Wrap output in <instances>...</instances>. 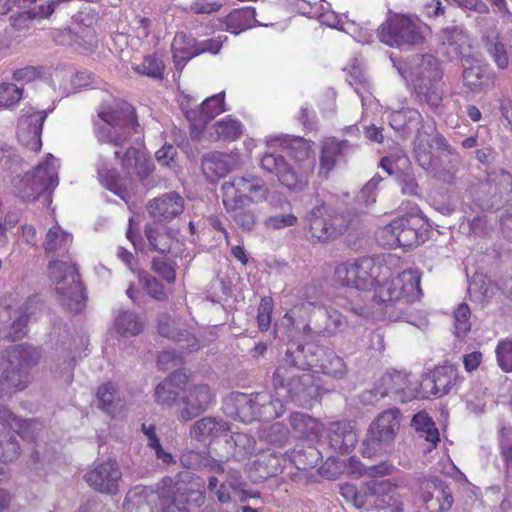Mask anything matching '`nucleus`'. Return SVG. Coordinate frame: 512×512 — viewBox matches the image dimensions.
Listing matches in <instances>:
<instances>
[{
	"label": "nucleus",
	"instance_id": "393cba45",
	"mask_svg": "<svg viewBox=\"0 0 512 512\" xmlns=\"http://www.w3.org/2000/svg\"><path fill=\"white\" fill-rule=\"evenodd\" d=\"M326 440L331 450L347 454L355 448L358 436L350 422L338 421L330 423L326 428Z\"/></svg>",
	"mask_w": 512,
	"mask_h": 512
},
{
	"label": "nucleus",
	"instance_id": "e433bc0d",
	"mask_svg": "<svg viewBox=\"0 0 512 512\" xmlns=\"http://www.w3.org/2000/svg\"><path fill=\"white\" fill-rule=\"evenodd\" d=\"M173 61L177 70L181 71L185 64L193 57L199 55L197 41L191 35L177 33L172 45Z\"/></svg>",
	"mask_w": 512,
	"mask_h": 512
},
{
	"label": "nucleus",
	"instance_id": "6e6d98bb",
	"mask_svg": "<svg viewBox=\"0 0 512 512\" xmlns=\"http://www.w3.org/2000/svg\"><path fill=\"white\" fill-rule=\"evenodd\" d=\"M142 431L147 437L148 446L154 450L157 459L161 460L164 464H171L175 462L173 455L163 450L159 438L155 433L154 425L143 424Z\"/></svg>",
	"mask_w": 512,
	"mask_h": 512
},
{
	"label": "nucleus",
	"instance_id": "9d476101",
	"mask_svg": "<svg viewBox=\"0 0 512 512\" xmlns=\"http://www.w3.org/2000/svg\"><path fill=\"white\" fill-rule=\"evenodd\" d=\"M427 226L420 213L411 212L379 228L376 239L384 247H411L424 240Z\"/></svg>",
	"mask_w": 512,
	"mask_h": 512
},
{
	"label": "nucleus",
	"instance_id": "473e14b6",
	"mask_svg": "<svg viewBox=\"0 0 512 512\" xmlns=\"http://www.w3.org/2000/svg\"><path fill=\"white\" fill-rule=\"evenodd\" d=\"M123 170L130 177L143 180L153 170V163L148 159L146 153L138 148L130 147L121 160Z\"/></svg>",
	"mask_w": 512,
	"mask_h": 512
},
{
	"label": "nucleus",
	"instance_id": "69168bd1",
	"mask_svg": "<svg viewBox=\"0 0 512 512\" xmlns=\"http://www.w3.org/2000/svg\"><path fill=\"white\" fill-rule=\"evenodd\" d=\"M495 353L499 367L505 372H512V341H499Z\"/></svg>",
	"mask_w": 512,
	"mask_h": 512
},
{
	"label": "nucleus",
	"instance_id": "49530a36",
	"mask_svg": "<svg viewBox=\"0 0 512 512\" xmlns=\"http://www.w3.org/2000/svg\"><path fill=\"white\" fill-rule=\"evenodd\" d=\"M181 463L188 469L205 468L212 473H224V464L199 452L188 451L181 456Z\"/></svg>",
	"mask_w": 512,
	"mask_h": 512
},
{
	"label": "nucleus",
	"instance_id": "f257e3e1",
	"mask_svg": "<svg viewBox=\"0 0 512 512\" xmlns=\"http://www.w3.org/2000/svg\"><path fill=\"white\" fill-rule=\"evenodd\" d=\"M266 145L270 150L278 148L290 150L296 167L288 164L282 155L275 152L264 153L260 159L261 167L275 174L280 183L290 190L302 189L315 167V157L310 142L302 138L291 139L287 135H274L266 138Z\"/></svg>",
	"mask_w": 512,
	"mask_h": 512
},
{
	"label": "nucleus",
	"instance_id": "a211bd4d",
	"mask_svg": "<svg viewBox=\"0 0 512 512\" xmlns=\"http://www.w3.org/2000/svg\"><path fill=\"white\" fill-rule=\"evenodd\" d=\"M225 93L220 92L206 98L201 105L191 96L184 95L180 101V108L190 123V136L198 140L202 137L207 124L217 115L225 111Z\"/></svg>",
	"mask_w": 512,
	"mask_h": 512
},
{
	"label": "nucleus",
	"instance_id": "a18cd8bd",
	"mask_svg": "<svg viewBox=\"0 0 512 512\" xmlns=\"http://www.w3.org/2000/svg\"><path fill=\"white\" fill-rule=\"evenodd\" d=\"M73 241V236L63 230L58 224L51 227L45 237L44 248L50 253H65L69 250Z\"/></svg>",
	"mask_w": 512,
	"mask_h": 512
},
{
	"label": "nucleus",
	"instance_id": "4be33fe9",
	"mask_svg": "<svg viewBox=\"0 0 512 512\" xmlns=\"http://www.w3.org/2000/svg\"><path fill=\"white\" fill-rule=\"evenodd\" d=\"M47 117V111H37L34 108L23 109L18 121L17 137L19 142L31 151L42 147V127Z\"/></svg>",
	"mask_w": 512,
	"mask_h": 512
},
{
	"label": "nucleus",
	"instance_id": "5701e85b",
	"mask_svg": "<svg viewBox=\"0 0 512 512\" xmlns=\"http://www.w3.org/2000/svg\"><path fill=\"white\" fill-rule=\"evenodd\" d=\"M322 310V292L315 286L308 287L302 294L301 301L295 304L283 317L282 324L287 327H295L299 324H307L314 310Z\"/></svg>",
	"mask_w": 512,
	"mask_h": 512
},
{
	"label": "nucleus",
	"instance_id": "2eb2a0df",
	"mask_svg": "<svg viewBox=\"0 0 512 512\" xmlns=\"http://www.w3.org/2000/svg\"><path fill=\"white\" fill-rule=\"evenodd\" d=\"M225 210H235L241 205L259 204L267 200L269 189L264 181L254 175L234 176L221 185Z\"/></svg>",
	"mask_w": 512,
	"mask_h": 512
},
{
	"label": "nucleus",
	"instance_id": "1a4fd4ad",
	"mask_svg": "<svg viewBox=\"0 0 512 512\" xmlns=\"http://www.w3.org/2000/svg\"><path fill=\"white\" fill-rule=\"evenodd\" d=\"M48 273L61 305L73 313H80L85 308L86 296L75 265L53 260L48 265Z\"/></svg>",
	"mask_w": 512,
	"mask_h": 512
},
{
	"label": "nucleus",
	"instance_id": "7ed1b4c3",
	"mask_svg": "<svg viewBox=\"0 0 512 512\" xmlns=\"http://www.w3.org/2000/svg\"><path fill=\"white\" fill-rule=\"evenodd\" d=\"M444 53L450 60L460 59L463 66L464 85L473 93H486L495 86V74L479 61L470 59V41L464 30L458 26L442 31Z\"/></svg>",
	"mask_w": 512,
	"mask_h": 512
},
{
	"label": "nucleus",
	"instance_id": "bb28decb",
	"mask_svg": "<svg viewBox=\"0 0 512 512\" xmlns=\"http://www.w3.org/2000/svg\"><path fill=\"white\" fill-rule=\"evenodd\" d=\"M422 499L428 512H444L451 508L453 497L447 485L434 477L423 482Z\"/></svg>",
	"mask_w": 512,
	"mask_h": 512
},
{
	"label": "nucleus",
	"instance_id": "09e8293b",
	"mask_svg": "<svg viewBox=\"0 0 512 512\" xmlns=\"http://www.w3.org/2000/svg\"><path fill=\"white\" fill-rule=\"evenodd\" d=\"M114 326L120 335L128 337L140 334L143 331L144 322L134 312L121 311L115 317Z\"/></svg>",
	"mask_w": 512,
	"mask_h": 512
},
{
	"label": "nucleus",
	"instance_id": "412c9836",
	"mask_svg": "<svg viewBox=\"0 0 512 512\" xmlns=\"http://www.w3.org/2000/svg\"><path fill=\"white\" fill-rule=\"evenodd\" d=\"M381 276L374 285L373 300L380 305V309L384 316L391 321L400 320V312L398 311L397 297L395 287L404 285L405 281H411L408 274H398L395 277L388 278Z\"/></svg>",
	"mask_w": 512,
	"mask_h": 512
},
{
	"label": "nucleus",
	"instance_id": "f3484780",
	"mask_svg": "<svg viewBox=\"0 0 512 512\" xmlns=\"http://www.w3.org/2000/svg\"><path fill=\"white\" fill-rule=\"evenodd\" d=\"M428 26L417 17L395 14L378 29L380 41L390 47L422 43Z\"/></svg>",
	"mask_w": 512,
	"mask_h": 512
},
{
	"label": "nucleus",
	"instance_id": "052dcab7",
	"mask_svg": "<svg viewBox=\"0 0 512 512\" xmlns=\"http://www.w3.org/2000/svg\"><path fill=\"white\" fill-rule=\"evenodd\" d=\"M235 454L234 456L238 461H243L247 457L253 455L255 451V440L253 437L245 434L238 433L234 437Z\"/></svg>",
	"mask_w": 512,
	"mask_h": 512
},
{
	"label": "nucleus",
	"instance_id": "c756f323",
	"mask_svg": "<svg viewBox=\"0 0 512 512\" xmlns=\"http://www.w3.org/2000/svg\"><path fill=\"white\" fill-rule=\"evenodd\" d=\"M158 498L159 494L152 488L137 485L126 494L124 512H160L154 509Z\"/></svg>",
	"mask_w": 512,
	"mask_h": 512
},
{
	"label": "nucleus",
	"instance_id": "680f3d73",
	"mask_svg": "<svg viewBox=\"0 0 512 512\" xmlns=\"http://www.w3.org/2000/svg\"><path fill=\"white\" fill-rule=\"evenodd\" d=\"M23 96L22 89L13 83L0 84V108H9Z\"/></svg>",
	"mask_w": 512,
	"mask_h": 512
},
{
	"label": "nucleus",
	"instance_id": "79ce46f5",
	"mask_svg": "<svg viewBox=\"0 0 512 512\" xmlns=\"http://www.w3.org/2000/svg\"><path fill=\"white\" fill-rule=\"evenodd\" d=\"M289 422L295 433L302 438L317 439L322 431V424L317 419L302 412L292 413Z\"/></svg>",
	"mask_w": 512,
	"mask_h": 512
},
{
	"label": "nucleus",
	"instance_id": "0e129e2a",
	"mask_svg": "<svg viewBox=\"0 0 512 512\" xmlns=\"http://www.w3.org/2000/svg\"><path fill=\"white\" fill-rule=\"evenodd\" d=\"M321 10V12H319L318 9L315 10V18H317L322 24L350 33V31L344 27L345 23L343 22L342 17L330 10V4H327V7L321 6Z\"/></svg>",
	"mask_w": 512,
	"mask_h": 512
},
{
	"label": "nucleus",
	"instance_id": "7c9ffc66",
	"mask_svg": "<svg viewBox=\"0 0 512 512\" xmlns=\"http://www.w3.org/2000/svg\"><path fill=\"white\" fill-rule=\"evenodd\" d=\"M161 483L162 487L156 491L159 494L160 512H190L186 493L174 486L171 478H164Z\"/></svg>",
	"mask_w": 512,
	"mask_h": 512
},
{
	"label": "nucleus",
	"instance_id": "864d4df0",
	"mask_svg": "<svg viewBox=\"0 0 512 512\" xmlns=\"http://www.w3.org/2000/svg\"><path fill=\"white\" fill-rule=\"evenodd\" d=\"M133 70L141 75L155 79H163L164 64L160 57L148 55L139 64H133Z\"/></svg>",
	"mask_w": 512,
	"mask_h": 512
},
{
	"label": "nucleus",
	"instance_id": "338daca9",
	"mask_svg": "<svg viewBox=\"0 0 512 512\" xmlns=\"http://www.w3.org/2000/svg\"><path fill=\"white\" fill-rule=\"evenodd\" d=\"M273 308L272 298L263 297L261 299L257 312V323L260 331L265 332L269 329Z\"/></svg>",
	"mask_w": 512,
	"mask_h": 512
},
{
	"label": "nucleus",
	"instance_id": "f03ea898",
	"mask_svg": "<svg viewBox=\"0 0 512 512\" xmlns=\"http://www.w3.org/2000/svg\"><path fill=\"white\" fill-rule=\"evenodd\" d=\"M385 114L390 127L400 137L408 138L415 135L413 152L421 167L430 168L434 148L448 150L449 145L446 139L432 125L424 122L417 109L411 107H402L397 110L387 108Z\"/></svg>",
	"mask_w": 512,
	"mask_h": 512
},
{
	"label": "nucleus",
	"instance_id": "4d7b16f0",
	"mask_svg": "<svg viewBox=\"0 0 512 512\" xmlns=\"http://www.w3.org/2000/svg\"><path fill=\"white\" fill-rule=\"evenodd\" d=\"M491 290V283L482 274H475L469 281L468 292L475 301L481 302L489 297Z\"/></svg>",
	"mask_w": 512,
	"mask_h": 512
},
{
	"label": "nucleus",
	"instance_id": "6e6552de",
	"mask_svg": "<svg viewBox=\"0 0 512 512\" xmlns=\"http://www.w3.org/2000/svg\"><path fill=\"white\" fill-rule=\"evenodd\" d=\"M99 120L94 123L98 141L122 146L138 126L135 111L128 103L103 107L98 112Z\"/></svg>",
	"mask_w": 512,
	"mask_h": 512
},
{
	"label": "nucleus",
	"instance_id": "39448f33",
	"mask_svg": "<svg viewBox=\"0 0 512 512\" xmlns=\"http://www.w3.org/2000/svg\"><path fill=\"white\" fill-rule=\"evenodd\" d=\"M401 76L409 80L418 99L430 109L438 110L443 100L442 70L432 55L415 56L408 68H397Z\"/></svg>",
	"mask_w": 512,
	"mask_h": 512
},
{
	"label": "nucleus",
	"instance_id": "72a5a7b5",
	"mask_svg": "<svg viewBox=\"0 0 512 512\" xmlns=\"http://www.w3.org/2000/svg\"><path fill=\"white\" fill-rule=\"evenodd\" d=\"M187 382L184 373L172 372L165 380L155 388V399L160 405H171L177 399L180 391Z\"/></svg>",
	"mask_w": 512,
	"mask_h": 512
},
{
	"label": "nucleus",
	"instance_id": "2f4dec72",
	"mask_svg": "<svg viewBox=\"0 0 512 512\" xmlns=\"http://www.w3.org/2000/svg\"><path fill=\"white\" fill-rule=\"evenodd\" d=\"M147 208L153 218L171 220L183 212L184 201L179 194L170 192L150 201Z\"/></svg>",
	"mask_w": 512,
	"mask_h": 512
},
{
	"label": "nucleus",
	"instance_id": "58836bf2",
	"mask_svg": "<svg viewBox=\"0 0 512 512\" xmlns=\"http://www.w3.org/2000/svg\"><path fill=\"white\" fill-rule=\"evenodd\" d=\"M36 425L35 421L22 419L14 415L6 407H0V434L7 430H13L22 438L31 440Z\"/></svg>",
	"mask_w": 512,
	"mask_h": 512
},
{
	"label": "nucleus",
	"instance_id": "c85d7f7f",
	"mask_svg": "<svg viewBox=\"0 0 512 512\" xmlns=\"http://www.w3.org/2000/svg\"><path fill=\"white\" fill-rule=\"evenodd\" d=\"M352 148L347 140H337L334 137L326 138L322 142L319 174L327 177L338 161Z\"/></svg>",
	"mask_w": 512,
	"mask_h": 512
},
{
	"label": "nucleus",
	"instance_id": "4468645a",
	"mask_svg": "<svg viewBox=\"0 0 512 512\" xmlns=\"http://www.w3.org/2000/svg\"><path fill=\"white\" fill-rule=\"evenodd\" d=\"M293 346L291 345L287 349L288 363L297 362L301 366H308L309 369H314L335 379H342L346 376L347 365L334 350L327 347H304L301 345H297L293 349Z\"/></svg>",
	"mask_w": 512,
	"mask_h": 512
},
{
	"label": "nucleus",
	"instance_id": "37998d69",
	"mask_svg": "<svg viewBox=\"0 0 512 512\" xmlns=\"http://www.w3.org/2000/svg\"><path fill=\"white\" fill-rule=\"evenodd\" d=\"M97 174L101 184L113 192L115 195L119 196L121 199L125 200L128 191H127V179L119 178L116 176L113 169H109L106 162L100 157L97 162Z\"/></svg>",
	"mask_w": 512,
	"mask_h": 512
},
{
	"label": "nucleus",
	"instance_id": "c03bdc74",
	"mask_svg": "<svg viewBox=\"0 0 512 512\" xmlns=\"http://www.w3.org/2000/svg\"><path fill=\"white\" fill-rule=\"evenodd\" d=\"M255 15V9L248 6L233 10L226 16V30L232 34L238 35L253 27L256 22Z\"/></svg>",
	"mask_w": 512,
	"mask_h": 512
},
{
	"label": "nucleus",
	"instance_id": "9b49d317",
	"mask_svg": "<svg viewBox=\"0 0 512 512\" xmlns=\"http://www.w3.org/2000/svg\"><path fill=\"white\" fill-rule=\"evenodd\" d=\"M390 274L386 263L376 262L371 257L351 259L335 267V280L342 286L355 288L359 291H370L377 279Z\"/></svg>",
	"mask_w": 512,
	"mask_h": 512
},
{
	"label": "nucleus",
	"instance_id": "6ab92c4d",
	"mask_svg": "<svg viewBox=\"0 0 512 512\" xmlns=\"http://www.w3.org/2000/svg\"><path fill=\"white\" fill-rule=\"evenodd\" d=\"M305 220L313 242L335 239L346 230L343 217L335 214L324 204L312 208Z\"/></svg>",
	"mask_w": 512,
	"mask_h": 512
},
{
	"label": "nucleus",
	"instance_id": "5fc2aeb1",
	"mask_svg": "<svg viewBox=\"0 0 512 512\" xmlns=\"http://www.w3.org/2000/svg\"><path fill=\"white\" fill-rule=\"evenodd\" d=\"M471 311L467 304H459L453 312L454 334L463 338L471 330Z\"/></svg>",
	"mask_w": 512,
	"mask_h": 512
},
{
	"label": "nucleus",
	"instance_id": "423d86ee",
	"mask_svg": "<svg viewBox=\"0 0 512 512\" xmlns=\"http://www.w3.org/2000/svg\"><path fill=\"white\" fill-rule=\"evenodd\" d=\"M58 168V160L52 154H47L45 160L30 173L18 175L12 180L13 193L27 202H35L42 196L49 206L52 203V191L59 184Z\"/></svg>",
	"mask_w": 512,
	"mask_h": 512
},
{
	"label": "nucleus",
	"instance_id": "20e7f679",
	"mask_svg": "<svg viewBox=\"0 0 512 512\" xmlns=\"http://www.w3.org/2000/svg\"><path fill=\"white\" fill-rule=\"evenodd\" d=\"M306 370H309L308 366H301L297 362L288 363L286 353L273 373V399H279L283 405L285 399H290L299 406L311 407L320 395V386L315 376Z\"/></svg>",
	"mask_w": 512,
	"mask_h": 512
},
{
	"label": "nucleus",
	"instance_id": "a19ab883",
	"mask_svg": "<svg viewBox=\"0 0 512 512\" xmlns=\"http://www.w3.org/2000/svg\"><path fill=\"white\" fill-rule=\"evenodd\" d=\"M228 429V425L222 419L204 417L196 421L190 429L192 438L198 441H205L218 437Z\"/></svg>",
	"mask_w": 512,
	"mask_h": 512
},
{
	"label": "nucleus",
	"instance_id": "de8ad7c7",
	"mask_svg": "<svg viewBox=\"0 0 512 512\" xmlns=\"http://www.w3.org/2000/svg\"><path fill=\"white\" fill-rule=\"evenodd\" d=\"M97 398L100 408L109 415L115 416L123 407L118 391L111 382L99 387Z\"/></svg>",
	"mask_w": 512,
	"mask_h": 512
},
{
	"label": "nucleus",
	"instance_id": "4c0bfd02",
	"mask_svg": "<svg viewBox=\"0 0 512 512\" xmlns=\"http://www.w3.org/2000/svg\"><path fill=\"white\" fill-rule=\"evenodd\" d=\"M348 82L360 97L364 111H366L368 107L377 104L375 97L371 93V85L358 64L357 59H355V63H353L349 69Z\"/></svg>",
	"mask_w": 512,
	"mask_h": 512
},
{
	"label": "nucleus",
	"instance_id": "8fccbe9b",
	"mask_svg": "<svg viewBox=\"0 0 512 512\" xmlns=\"http://www.w3.org/2000/svg\"><path fill=\"white\" fill-rule=\"evenodd\" d=\"M412 427L416 430L420 437H423L433 447L439 442V431L435 427V423L429 415L421 411L414 415L411 422Z\"/></svg>",
	"mask_w": 512,
	"mask_h": 512
},
{
	"label": "nucleus",
	"instance_id": "ea45409f",
	"mask_svg": "<svg viewBox=\"0 0 512 512\" xmlns=\"http://www.w3.org/2000/svg\"><path fill=\"white\" fill-rule=\"evenodd\" d=\"M207 132L211 140L235 141L242 135L243 125L238 119L228 115L210 126Z\"/></svg>",
	"mask_w": 512,
	"mask_h": 512
},
{
	"label": "nucleus",
	"instance_id": "0eeeda50",
	"mask_svg": "<svg viewBox=\"0 0 512 512\" xmlns=\"http://www.w3.org/2000/svg\"><path fill=\"white\" fill-rule=\"evenodd\" d=\"M223 409L227 416L243 423L269 421L284 413L282 402L267 392L233 393L225 399Z\"/></svg>",
	"mask_w": 512,
	"mask_h": 512
},
{
	"label": "nucleus",
	"instance_id": "bf43d9fd",
	"mask_svg": "<svg viewBox=\"0 0 512 512\" xmlns=\"http://www.w3.org/2000/svg\"><path fill=\"white\" fill-rule=\"evenodd\" d=\"M248 205H241L235 210H226L231 215L235 223L243 230L250 231L257 222V217L252 209L247 208Z\"/></svg>",
	"mask_w": 512,
	"mask_h": 512
},
{
	"label": "nucleus",
	"instance_id": "e2e57ef3",
	"mask_svg": "<svg viewBox=\"0 0 512 512\" xmlns=\"http://www.w3.org/2000/svg\"><path fill=\"white\" fill-rule=\"evenodd\" d=\"M340 493L348 502H351L358 509L364 507L367 502L365 485L361 490H358L355 485L345 483L340 486Z\"/></svg>",
	"mask_w": 512,
	"mask_h": 512
},
{
	"label": "nucleus",
	"instance_id": "ddd939ff",
	"mask_svg": "<svg viewBox=\"0 0 512 512\" xmlns=\"http://www.w3.org/2000/svg\"><path fill=\"white\" fill-rule=\"evenodd\" d=\"M384 397H390L402 403L419 398V381L411 374L404 372L385 373L371 389L362 393L361 401L366 405H374Z\"/></svg>",
	"mask_w": 512,
	"mask_h": 512
},
{
	"label": "nucleus",
	"instance_id": "13d9d810",
	"mask_svg": "<svg viewBox=\"0 0 512 512\" xmlns=\"http://www.w3.org/2000/svg\"><path fill=\"white\" fill-rule=\"evenodd\" d=\"M487 49L496 65L504 69L509 63V54L512 53L511 47L507 49V44L500 38H495L487 43Z\"/></svg>",
	"mask_w": 512,
	"mask_h": 512
},
{
	"label": "nucleus",
	"instance_id": "c9c22d12",
	"mask_svg": "<svg viewBox=\"0 0 512 512\" xmlns=\"http://www.w3.org/2000/svg\"><path fill=\"white\" fill-rule=\"evenodd\" d=\"M145 235L150 248L161 254L168 253L180 245L177 232L172 229L157 228L153 225H147Z\"/></svg>",
	"mask_w": 512,
	"mask_h": 512
},
{
	"label": "nucleus",
	"instance_id": "603ef678",
	"mask_svg": "<svg viewBox=\"0 0 512 512\" xmlns=\"http://www.w3.org/2000/svg\"><path fill=\"white\" fill-rule=\"evenodd\" d=\"M227 157L220 153H211L204 157L202 170L208 176L223 177L230 171Z\"/></svg>",
	"mask_w": 512,
	"mask_h": 512
},
{
	"label": "nucleus",
	"instance_id": "dca6fc26",
	"mask_svg": "<svg viewBox=\"0 0 512 512\" xmlns=\"http://www.w3.org/2000/svg\"><path fill=\"white\" fill-rule=\"evenodd\" d=\"M38 351L30 346L15 345L8 350L9 367L0 377V386L6 392L24 390L30 383L29 371L39 360Z\"/></svg>",
	"mask_w": 512,
	"mask_h": 512
},
{
	"label": "nucleus",
	"instance_id": "cd10ccee",
	"mask_svg": "<svg viewBox=\"0 0 512 512\" xmlns=\"http://www.w3.org/2000/svg\"><path fill=\"white\" fill-rule=\"evenodd\" d=\"M400 274H408L411 277V281H405L404 285H399L394 289L397 297L398 311L400 312V320H406L405 315L408 305L418 301L422 296L420 288L421 273L418 269H408Z\"/></svg>",
	"mask_w": 512,
	"mask_h": 512
},
{
	"label": "nucleus",
	"instance_id": "f704fd0d",
	"mask_svg": "<svg viewBox=\"0 0 512 512\" xmlns=\"http://www.w3.org/2000/svg\"><path fill=\"white\" fill-rule=\"evenodd\" d=\"M365 488L367 497H374L379 507L398 506V487L389 480L372 479L365 483Z\"/></svg>",
	"mask_w": 512,
	"mask_h": 512
},
{
	"label": "nucleus",
	"instance_id": "3c124183",
	"mask_svg": "<svg viewBox=\"0 0 512 512\" xmlns=\"http://www.w3.org/2000/svg\"><path fill=\"white\" fill-rule=\"evenodd\" d=\"M250 470L258 473L256 475L258 480L274 476L279 471V459L269 451L261 452L251 464Z\"/></svg>",
	"mask_w": 512,
	"mask_h": 512
},
{
	"label": "nucleus",
	"instance_id": "774afa93",
	"mask_svg": "<svg viewBox=\"0 0 512 512\" xmlns=\"http://www.w3.org/2000/svg\"><path fill=\"white\" fill-rule=\"evenodd\" d=\"M208 490L212 492L220 503H229L231 501L232 490L228 484L222 480L220 481L217 476H210L208 479Z\"/></svg>",
	"mask_w": 512,
	"mask_h": 512
},
{
	"label": "nucleus",
	"instance_id": "b1692460",
	"mask_svg": "<svg viewBox=\"0 0 512 512\" xmlns=\"http://www.w3.org/2000/svg\"><path fill=\"white\" fill-rule=\"evenodd\" d=\"M458 374L456 369L451 366L439 367L434 370L431 376H428L419 383L420 397L431 396L441 397L450 392L456 384Z\"/></svg>",
	"mask_w": 512,
	"mask_h": 512
},
{
	"label": "nucleus",
	"instance_id": "a878e982",
	"mask_svg": "<svg viewBox=\"0 0 512 512\" xmlns=\"http://www.w3.org/2000/svg\"><path fill=\"white\" fill-rule=\"evenodd\" d=\"M213 399L210 388L205 384L190 387L182 397L183 408L179 420L187 422L204 412Z\"/></svg>",
	"mask_w": 512,
	"mask_h": 512
},
{
	"label": "nucleus",
	"instance_id": "aec40b11",
	"mask_svg": "<svg viewBox=\"0 0 512 512\" xmlns=\"http://www.w3.org/2000/svg\"><path fill=\"white\" fill-rule=\"evenodd\" d=\"M87 484L95 491L116 495L122 479L121 469L114 459H106L95 462L92 468L84 476Z\"/></svg>",
	"mask_w": 512,
	"mask_h": 512
},
{
	"label": "nucleus",
	"instance_id": "f8f14e48",
	"mask_svg": "<svg viewBox=\"0 0 512 512\" xmlns=\"http://www.w3.org/2000/svg\"><path fill=\"white\" fill-rule=\"evenodd\" d=\"M401 419V412L395 407L379 413L367 429L362 455L371 458L390 450L400 431Z\"/></svg>",
	"mask_w": 512,
	"mask_h": 512
}]
</instances>
